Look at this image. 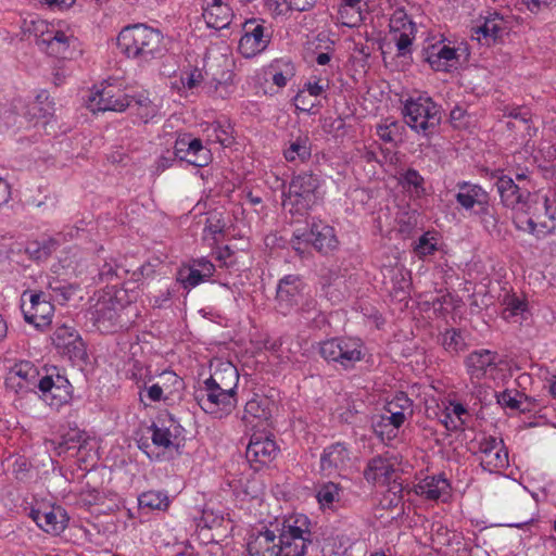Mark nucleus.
<instances>
[{
    "mask_svg": "<svg viewBox=\"0 0 556 556\" xmlns=\"http://www.w3.org/2000/svg\"><path fill=\"white\" fill-rule=\"evenodd\" d=\"M150 430L152 431L151 440L153 444L168 448L179 445L176 441L181 437L184 429L172 415H167L166 418H160L157 424L153 422Z\"/></svg>",
    "mask_w": 556,
    "mask_h": 556,
    "instance_id": "nucleus-20",
    "label": "nucleus"
},
{
    "mask_svg": "<svg viewBox=\"0 0 556 556\" xmlns=\"http://www.w3.org/2000/svg\"><path fill=\"white\" fill-rule=\"evenodd\" d=\"M350 460L349 448L343 443L338 442L324 450L320 457V468L328 476L334 472L340 473L348 468Z\"/></svg>",
    "mask_w": 556,
    "mask_h": 556,
    "instance_id": "nucleus-22",
    "label": "nucleus"
},
{
    "mask_svg": "<svg viewBox=\"0 0 556 556\" xmlns=\"http://www.w3.org/2000/svg\"><path fill=\"white\" fill-rule=\"evenodd\" d=\"M130 105L127 109H130L135 112V114L143 122L148 123L151 118L156 115L157 108L152 103L147 97L129 98Z\"/></svg>",
    "mask_w": 556,
    "mask_h": 556,
    "instance_id": "nucleus-43",
    "label": "nucleus"
},
{
    "mask_svg": "<svg viewBox=\"0 0 556 556\" xmlns=\"http://www.w3.org/2000/svg\"><path fill=\"white\" fill-rule=\"evenodd\" d=\"M202 16L207 27L223 29L230 24L232 11L223 0H212L204 8Z\"/></svg>",
    "mask_w": 556,
    "mask_h": 556,
    "instance_id": "nucleus-29",
    "label": "nucleus"
},
{
    "mask_svg": "<svg viewBox=\"0 0 556 556\" xmlns=\"http://www.w3.org/2000/svg\"><path fill=\"white\" fill-rule=\"evenodd\" d=\"M402 113L405 123L426 138L438 132L442 121L441 108L430 97L425 96L406 100Z\"/></svg>",
    "mask_w": 556,
    "mask_h": 556,
    "instance_id": "nucleus-5",
    "label": "nucleus"
},
{
    "mask_svg": "<svg viewBox=\"0 0 556 556\" xmlns=\"http://www.w3.org/2000/svg\"><path fill=\"white\" fill-rule=\"evenodd\" d=\"M340 488L333 482L321 485L317 492V500L324 506L331 505L334 501H339Z\"/></svg>",
    "mask_w": 556,
    "mask_h": 556,
    "instance_id": "nucleus-50",
    "label": "nucleus"
},
{
    "mask_svg": "<svg viewBox=\"0 0 556 556\" xmlns=\"http://www.w3.org/2000/svg\"><path fill=\"white\" fill-rule=\"evenodd\" d=\"M285 159L288 162L304 163L311 159L312 142L307 135H299L290 140L289 146L283 150Z\"/></svg>",
    "mask_w": 556,
    "mask_h": 556,
    "instance_id": "nucleus-36",
    "label": "nucleus"
},
{
    "mask_svg": "<svg viewBox=\"0 0 556 556\" xmlns=\"http://www.w3.org/2000/svg\"><path fill=\"white\" fill-rule=\"evenodd\" d=\"M424 59L432 70L447 72L458 60L457 49L438 42L425 50Z\"/></svg>",
    "mask_w": 556,
    "mask_h": 556,
    "instance_id": "nucleus-26",
    "label": "nucleus"
},
{
    "mask_svg": "<svg viewBox=\"0 0 556 556\" xmlns=\"http://www.w3.org/2000/svg\"><path fill=\"white\" fill-rule=\"evenodd\" d=\"M478 218L483 229L490 235H500V215L496 206L490 200H486L483 205L476 208L472 213Z\"/></svg>",
    "mask_w": 556,
    "mask_h": 556,
    "instance_id": "nucleus-37",
    "label": "nucleus"
},
{
    "mask_svg": "<svg viewBox=\"0 0 556 556\" xmlns=\"http://www.w3.org/2000/svg\"><path fill=\"white\" fill-rule=\"evenodd\" d=\"M302 237L305 242H311L318 252L324 254L333 251L338 245L334 229L323 223H313L309 231Z\"/></svg>",
    "mask_w": 556,
    "mask_h": 556,
    "instance_id": "nucleus-25",
    "label": "nucleus"
},
{
    "mask_svg": "<svg viewBox=\"0 0 556 556\" xmlns=\"http://www.w3.org/2000/svg\"><path fill=\"white\" fill-rule=\"evenodd\" d=\"M502 304L504 306L501 313L502 318L508 323L521 324L528 311V303L515 293H506Z\"/></svg>",
    "mask_w": 556,
    "mask_h": 556,
    "instance_id": "nucleus-35",
    "label": "nucleus"
},
{
    "mask_svg": "<svg viewBox=\"0 0 556 556\" xmlns=\"http://www.w3.org/2000/svg\"><path fill=\"white\" fill-rule=\"evenodd\" d=\"M29 517L40 529L53 535L60 534L68 521L67 514L61 506H49L45 509L31 508Z\"/></svg>",
    "mask_w": 556,
    "mask_h": 556,
    "instance_id": "nucleus-18",
    "label": "nucleus"
},
{
    "mask_svg": "<svg viewBox=\"0 0 556 556\" xmlns=\"http://www.w3.org/2000/svg\"><path fill=\"white\" fill-rule=\"evenodd\" d=\"M127 306L116 295L103 296L98 300L91 313L94 326L101 332H115L127 327L129 319L125 318Z\"/></svg>",
    "mask_w": 556,
    "mask_h": 556,
    "instance_id": "nucleus-8",
    "label": "nucleus"
},
{
    "mask_svg": "<svg viewBox=\"0 0 556 556\" xmlns=\"http://www.w3.org/2000/svg\"><path fill=\"white\" fill-rule=\"evenodd\" d=\"M38 368L28 361L16 363L8 372L5 386L16 393L34 391L38 387Z\"/></svg>",
    "mask_w": 556,
    "mask_h": 556,
    "instance_id": "nucleus-15",
    "label": "nucleus"
},
{
    "mask_svg": "<svg viewBox=\"0 0 556 556\" xmlns=\"http://www.w3.org/2000/svg\"><path fill=\"white\" fill-rule=\"evenodd\" d=\"M157 383L168 397L179 392L184 386L182 379L172 370L163 371L157 378Z\"/></svg>",
    "mask_w": 556,
    "mask_h": 556,
    "instance_id": "nucleus-47",
    "label": "nucleus"
},
{
    "mask_svg": "<svg viewBox=\"0 0 556 556\" xmlns=\"http://www.w3.org/2000/svg\"><path fill=\"white\" fill-rule=\"evenodd\" d=\"M496 357L497 354L490 350L471 352L465 359V365L470 379L480 380L485 376L489 368H495Z\"/></svg>",
    "mask_w": 556,
    "mask_h": 556,
    "instance_id": "nucleus-27",
    "label": "nucleus"
},
{
    "mask_svg": "<svg viewBox=\"0 0 556 556\" xmlns=\"http://www.w3.org/2000/svg\"><path fill=\"white\" fill-rule=\"evenodd\" d=\"M450 483L443 475L426 477L422 479L415 489L416 494L426 497L427 500L435 501L443 495H447L450 491Z\"/></svg>",
    "mask_w": 556,
    "mask_h": 556,
    "instance_id": "nucleus-31",
    "label": "nucleus"
},
{
    "mask_svg": "<svg viewBox=\"0 0 556 556\" xmlns=\"http://www.w3.org/2000/svg\"><path fill=\"white\" fill-rule=\"evenodd\" d=\"M384 418L383 415L376 416L372 418V429L374 432L381 439H387V432L390 430L391 427L387 424V420H382Z\"/></svg>",
    "mask_w": 556,
    "mask_h": 556,
    "instance_id": "nucleus-64",
    "label": "nucleus"
},
{
    "mask_svg": "<svg viewBox=\"0 0 556 556\" xmlns=\"http://www.w3.org/2000/svg\"><path fill=\"white\" fill-rule=\"evenodd\" d=\"M130 105L129 97L113 86L98 90L89 98L88 108L92 112H122Z\"/></svg>",
    "mask_w": 556,
    "mask_h": 556,
    "instance_id": "nucleus-16",
    "label": "nucleus"
},
{
    "mask_svg": "<svg viewBox=\"0 0 556 556\" xmlns=\"http://www.w3.org/2000/svg\"><path fill=\"white\" fill-rule=\"evenodd\" d=\"M38 389L43 400L51 406H61L68 401L70 390L54 386L52 375L42 377L38 381Z\"/></svg>",
    "mask_w": 556,
    "mask_h": 556,
    "instance_id": "nucleus-38",
    "label": "nucleus"
},
{
    "mask_svg": "<svg viewBox=\"0 0 556 556\" xmlns=\"http://www.w3.org/2000/svg\"><path fill=\"white\" fill-rule=\"evenodd\" d=\"M495 186L502 204L505 207L511 208L516 214L526 199L528 190H523V187L507 175L498 176Z\"/></svg>",
    "mask_w": 556,
    "mask_h": 556,
    "instance_id": "nucleus-23",
    "label": "nucleus"
},
{
    "mask_svg": "<svg viewBox=\"0 0 556 556\" xmlns=\"http://www.w3.org/2000/svg\"><path fill=\"white\" fill-rule=\"evenodd\" d=\"M128 269L119 266L114 260L104 262L98 273L97 282L105 285V287L116 288L123 283L127 276Z\"/></svg>",
    "mask_w": 556,
    "mask_h": 556,
    "instance_id": "nucleus-39",
    "label": "nucleus"
},
{
    "mask_svg": "<svg viewBox=\"0 0 556 556\" xmlns=\"http://www.w3.org/2000/svg\"><path fill=\"white\" fill-rule=\"evenodd\" d=\"M440 342L443 349L451 354H457L466 346L465 339L460 330L455 328L446 329L441 334Z\"/></svg>",
    "mask_w": 556,
    "mask_h": 556,
    "instance_id": "nucleus-45",
    "label": "nucleus"
},
{
    "mask_svg": "<svg viewBox=\"0 0 556 556\" xmlns=\"http://www.w3.org/2000/svg\"><path fill=\"white\" fill-rule=\"evenodd\" d=\"M180 161L187 162L194 167H205L213 161L211 149L205 147L201 139L193 138L188 142L187 151Z\"/></svg>",
    "mask_w": 556,
    "mask_h": 556,
    "instance_id": "nucleus-34",
    "label": "nucleus"
},
{
    "mask_svg": "<svg viewBox=\"0 0 556 556\" xmlns=\"http://www.w3.org/2000/svg\"><path fill=\"white\" fill-rule=\"evenodd\" d=\"M276 534L271 530L252 533L247 544L249 556H278Z\"/></svg>",
    "mask_w": 556,
    "mask_h": 556,
    "instance_id": "nucleus-28",
    "label": "nucleus"
},
{
    "mask_svg": "<svg viewBox=\"0 0 556 556\" xmlns=\"http://www.w3.org/2000/svg\"><path fill=\"white\" fill-rule=\"evenodd\" d=\"M71 37L61 30L46 31L37 39V45L45 47L48 54L65 59L70 49Z\"/></svg>",
    "mask_w": 556,
    "mask_h": 556,
    "instance_id": "nucleus-30",
    "label": "nucleus"
},
{
    "mask_svg": "<svg viewBox=\"0 0 556 556\" xmlns=\"http://www.w3.org/2000/svg\"><path fill=\"white\" fill-rule=\"evenodd\" d=\"M53 110L52 102H48L46 106L39 105V102H31L28 105V114L33 118H45L48 115L51 114V111Z\"/></svg>",
    "mask_w": 556,
    "mask_h": 556,
    "instance_id": "nucleus-62",
    "label": "nucleus"
},
{
    "mask_svg": "<svg viewBox=\"0 0 556 556\" xmlns=\"http://www.w3.org/2000/svg\"><path fill=\"white\" fill-rule=\"evenodd\" d=\"M431 540L434 544L440 546L448 545L451 540L448 530L440 522L432 523L431 526Z\"/></svg>",
    "mask_w": 556,
    "mask_h": 556,
    "instance_id": "nucleus-55",
    "label": "nucleus"
},
{
    "mask_svg": "<svg viewBox=\"0 0 556 556\" xmlns=\"http://www.w3.org/2000/svg\"><path fill=\"white\" fill-rule=\"evenodd\" d=\"M319 355L336 368H354L363 356V343L351 337L331 338L319 343Z\"/></svg>",
    "mask_w": 556,
    "mask_h": 556,
    "instance_id": "nucleus-7",
    "label": "nucleus"
},
{
    "mask_svg": "<svg viewBox=\"0 0 556 556\" xmlns=\"http://www.w3.org/2000/svg\"><path fill=\"white\" fill-rule=\"evenodd\" d=\"M211 277L212 276H204L203 273L191 265L182 266L177 273V281L180 282L185 289L194 288Z\"/></svg>",
    "mask_w": 556,
    "mask_h": 556,
    "instance_id": "nucleus-44",
    "label": "nucleus"
},
{
    "mask_svg": "<svg viewBox=\"0 0 556 556\" xmlns=\"http://www.w3.org/2000/svg\"><path fill=\"white\" fill-rule=\"evenodd\" d=\"M50 443L58 455L67 454L70 452L74 455L88 445L89 437L80 430H71L63 434L60 441H50Z\"/></svg>",
    "mask_w": 556,
    "mask_h": 556,
    "instance_id": "nucleus-32",
    "label": "nucleus"
},
{
    "mask_svg": "<svg viewBox=\"0 0 556 556\" xmlns=\"http://www.w3.org/2000/svg\"><path fill=\"white\" fill-rule=\"evenodd\" d=\"M510 16H504L494 11L484 17L481 26L475 29L478 41L483 45L490 46L502 39L510 30Z\"/></svg>",
    "mask_w": 556,
    "mask_h": 556,
    "instance_id": "nucleus-17",
    "label": "nucleus"
},
{
    "mask_svg": "<svg viewBox=\"0 0 556 556\" xmlns=\"http://www.w3.org/2000/svg\"><path fill=\"white\" fill-rule=\"evenodd\" d=\"M208 71H205V75H203L200 70L194 68L187 73L186 76H182L181 81L188 89H193L204 81V87L210 92H217L219 87H226L232 81V73L230 71H223L219 77L212 74V77L208 78Z\"/></svg>",
    "mask_w": 556,
    "mask_h": 556,
    "instance_id": "nucleus-24",
    "label": "nucleus"
},
{
    "mask_svg": "<svg viewBox=\"0 0 556 556\" xmlns=\"http://www.w3.org/2000/svg\"><path fill=\"white\" fill-rule=\"evenodd\" d=\"M521 397H522V394L516 390H514V391L505 390V391L496 394L497 403L501 406H503L505 408H510L513 410L520 408V399Z\"/></svg>",
    "mask_w": 556,
    "mask_h": 556,
    "instance_id": "nucleus-51",
    "label": "nucleus"
},
{
    "mask_svg": "<svg viewBox=\"0 0 556 556\" xmlns=\"http://www.w3.org/2000/svg\"><path fill=\"white\" fill-rule=\"evenodd\" d=\"M476 454L481 467L490 472L500 471L509 464L508 452L502 439L484 435L477 441Z\"/></svg>",
    "mask_w": 556,
    "mask_h": 556,
    "instance_id": "nucleus-10",
    "label": "nucleus"
},
{
    "mask_svg": "<svg viewBox=\"0 0 556 556\" xmlns=\"http://www.w3.org/2000/svg\"><path fill=\"white\" fill-rule=\"evenodd\" d=\"M320 178L311 170L301 172L293 176L288 192L283 193L282 205L291 214L304 215L313 208L320 199Z\"/></svg>",
    "mask_w": 556,
    "mask_h": 556,
    "instance_id": "nucleus-4",
    "label": "nucleus"
},
{
    "mask_svg": "<svg viewBox=\"0 0 556 556\" xmlns=\"http://www.w3.org/2000/svg\"><path fill=\"white\" fill-rule=\"evenodd\" d=\"M273 402L266 397L255 394L244 406L242 419L252 424L255 419L267 420L271 416Z\"/></svg>",
    "mask_w": 556,
    "mask_h": 556,
    "instance_id": "nucleus-33",
    "label": "nucleus"
},
{
    "mask_svg": "<svg viewBox=\"0 0 556 556\" xmlns=\"http://www.w3.org/2000/svg\"><path fill=\"white\" fill-rule=\"evenodd\" d=\"M403 181L408 185L413 186L415 190L418 191H425L424 184L425 179L424 177L414 168H408L403 174Z\"/></svg>",
    "mask_w": 556,
    "mask_h": 556,
    "instance_id": "nucleus-58",
    "label": "nucleus"
},
{
    "mask_svg": "<svg viewBox=\"0 0 556 556\" xmlns=\"http://www.w3.org/2000/svg\"><path fill=\"white\" fill-rule=\"evenodd\" d=\"M211 369L210 377L194 389L193 397L206 414L220 419L237 405L239 372L232 363L220 359L212 362Z\"/></svg>",
    "mask_w": 556,
    "mask_h": 556,
    "instance_id": "nucleus-1",
    "label": "nucleus"
},
{
    "mask_svg": "<svg viewBox=\"0 0 556 556\" xmlns=\"http://www.w3.org/2000/svg\"><path fill=\"white\" fill-rule=\"evenodd\" d=\"M364 478L371 483L387 484L392 481L394 483L392 490L402 489L400 483L396 485L394 463L386 456L378 455L369 459L364 470Z\"/></svg>",
    "mask_w": 556,
    "mask_h": 556,
    "instance_id": "nucleus-19",
    "label": "nucleus"
},
{
    "mask_svg": "<svg viewBox=\"0 0 556 556\" xmlns=\"http://www.w3.org/2000/svg\"><path fill=\"white\" fill-rule=\"evenodd\" d=\"M386 410L388 415H383L384 418H382V420H387V424L389 427H391L387 432V439L391 440L396 435V430L404 424L406 417L409 415L400 410L391 409L389 407H386Z\"/></svg>",
    "mask_w": 556,
    "mask_h": 556,
    "instance_id": "nucleus-49",
    "label": "nucleus"
},
{
    "mask_svg": "<svg viewBox=\"0 0 556 556\" xmlns=\"http://www.w3.org/2000/svg\"><path fill=\"white\" fill-rule=\"evenodd\" d=\"M150 381L151 378H149V382ZM137 386L139 390L144 389L147 391V396L151 402H160L162 400L168 399L167 395L163 396L165 392L162 390V387H160L157 381L155 383H152L151 386H148V381L143 380L141 384V381L137 380Z\"/></svg>",
    "mask_w": 556,
    "mask_h": 556,
    "instance_id": "nucleus-54",
    "label": "nucleus"
},
{
    "mask_svg": "<svg viewBox=\"0 0 556 556\" xmlns=\"http://www.w3.org/2000/svg\"><path fill=\"white\" fill-rule=\"evenodd\" d=\"M279 447L276 441L262 433H253L245 451L247 460L258 471L270 464L277 456Z\"/></svg>",
    "mask_w": 556,
    "mask_h": 556,
    "instance_id": "nucleus-11",
    "label": "nucleus"
},
{
    "mask_svg": "<svg viewBox=\"0 0 556 556\" xmlns=\"http://www.w3.org/2000/svg\"><path fill=\"white\" fill-rule=\"evenodd\" d=\"M48 289L54 293L53 299L61 303L68 301L77 290L72 283L54 277L49 279Z\"/></svg>",
    "mask_w": 556,
    "mask_h": 556,
    "instance_id": "nucleus-46",
    "label": "nucleus"
},
{
    "mask_svg": "<svg viewBox=\"0 0 556 556\" xmlns=\"http://www.w3.org/2000/svg\"><path fill=\"white\" fill-rule=\"evenodd\" d=\"M386 407H389L394 410H400L409 416L413 415V401L407 396L404 392H399L394 395V397L387 404Z\"/></svg>",
    "mask_w": 556,
    "mask_h": 556,
    "instance_id": "nucleus-52",
    "label": "nucleus"
},
{
    "mask_svg": "<svg viewBox=\"0 0 556 556\" xmlns=\"http://www.w3.org/2000/svg\"><path fill=\"white\" fill-rule=\"evenodd\" d=\"M305 283L299 275L290 274L282 277L276 290L277 309L288 315L302 298Z\"/></svg>",
    "mask_w": 556,
    "mask_h": 556,
    "instance_id": "nucleus-14",
    "label": "nucleus"
},
{
    "mask_svg": "<svg viewBox=\"0 0 556 556\" xmlns=\"http://www.w3.org/2000/svg\"><path fill=\"white\" fill-rule=\"evenodd\" d=\"M139 507L141 509L164 510L169 505L168 496L161 491H147L138 497Z\"/></svg>",
    "mask_w": 556,
    "mask_h": 556,
    "instance_id": "nucleus-42",
    "label": "nucleus"
},
{
    "mask_svg": "<svg viewBox=\"0 0 556 556\" xmlns=\"http://www.w3.org/2000/svg\"><path fill=\"white\" fill-rule=\"evenodd\" d=\"M256 20H249L243 24V35L239 40L238 50L244 58H253L263 52L269 41L270 34Z\"/></svg>",
    "mask_w": 556,
    "mask_h": 556,
    "instance_id": "nucleus-13",
    "label": "nucleus"
},
{
    "mask_svg": "<svg viewBox=\"0 0 556 556\" xmlns=\"http://www.w3.org/2000/svg\"><path fill=\"white\" fill-rule=\"evenodd\" d=\"M194 137L191 134L185 132L177 137L174 143V155L179 161L181 160L184 153L187 151L188 142L192 141Z\"/></svg>",
    "mask_w": 556,
    "mask_h": 556,
    "instance_id": "nucleus-60",
    "label": "nucleus"
},
{
    "mask_svg": "<svg viewBox=\"0 0 556 556\" xmlns=\"http://www.w3.org/2000/svg\"><path fill=\"white\" fill-rule=\"evenodd\" d=\"M435 250L437 242L433 238H428V233L422 235L415 247V252L420 256L431 255Z\"/></svg>",
    "mask_w": 556,
    "mask_h": 556,
    "instance_id": "nucleus-56",
    "label": "nucleus"
},
{
    "mask_svg": "<svg viewBox=\"0 0 556 556\" xmlns=\"http://www.w3.org/2000/svg\"><path fill=\"white\" fill-rule=\"evenodd\" d=\"M116 41L119 51L139 65L161 59L167 51L163 34L144 24L124 27Z\"/></svg>",
    "mask_w": 556,
    "mask_h": 556,
    "instance_id": "nucleus-2",
    "label": "nucleus"
},
{
    "mask_svg": "<svg viewBox=\"0 0 556 556\" xmlns=\"http://www.w3.org/2000/svg\"><path fill=\"white\" fill-rule=\"evenodd\" d=\"M344 119L341 117H327L324 118L321 123V128L327 134L337 135L340 130L344 128Z\"/></svg>",
    "mask_w": 556,
    "mask_h": 556,
    "instance_id": "nucleus-61",
    "label": "nucleus"
},
{
    "mask_svg": "<svg viewBox=\"0 0 556 556\" xmlns=\"http://www.w3.org/2000/svg\"><path fill=\"white\" fill-rule=\"evenodd\" d=\"M22 311L28 324H33L36 328H43L50 325L54 306L45 292L27 290L22 295Z\"/></svg>",
    "mask_w": 556,
    "mask_h": 556,
    "instance_id": "nucleus-9",
    "label": "nucleus"
},
{
    "mask_svg": "<svg viewBox=\"0 0 556 556\" xmlns=\"http://www.w3.org/2000/svg\"><path fill=\"white\" fill-rule=\"evenodd\" d=\"M299 313L301 314L302 318L306 321L314 320L317 316L320 315L319 309L317 308V302L315 299H307L305 300L300 308Z\"/></svg>",
    "mask_w": 556,
    "mask_h": 556,
    "instance_id": "nucleus-57",
    "label": "nucleus"
},
{
    "mask_svg": "<svg viewBox=\"0 0 556 556\" xmlns=\"http://www.w3.org/2000/svg\"><path fill=\"white\" fill-rule=\"evenodd\" d=\"M52 342L59 353L67 356L72 362H85L88 358L86 346L78 332L66 325L55 329Z\"/></svg>",
    "mask_w": 556,
    "mask_h": 556,
    "instance_id": "nucleus-12",
    "label": "nucleus"
},
{
    "mask_svg": "<svg viewBox=\"0 0 556 556\" xmlns=\"http://www.w3.org/2000/svg\"><path fill=\"white\" fill-rule=\"evenodd\" d=\"M212 129L214 132V140L222 146H229L232 141V138L230 137L229 132L223 128V126L219 123L212 124Z\"/></svg>",
    "mask_w": 556,
    "mask_h": 556,
    "instance_id": "nucleus-63",
    "label": "nucleus"
},
{
    "mask_svg": "<svg viewBox=\"0 0 556 556\" xmlns=\"http://www.w3.org/2000/svg\"><path fill=\"white\" fill-rule=\"evenodd\" d=\"M341 282L339 275L333 270H327L319 278V283L324 294L332 302H341L343 299L342 292L334 287Z\"/></svg>",
    "mask_w": 556,
    "mask_h": 556,
    "instance_id": "nucleus-41",
    "label": "nucleus"
},
{
    "mask_svg": "<svg viewBox=\"0 0 556 556\" xmlns=\"http://www.w3.org/2000/svg\"><path fill=\"white\" fill-rule=\"evenodd\" d=\"M414 38V30L401 31L397 34H392V40L395 42L399 55H405L409 52V48L412 46Z\"/></svg>",
    "mask_w": 556,
    "mask_h": 556,
    "instance_id": "nucleus-53",
    "label": "nucleus"
},
{
    "mask_svg": "<svg viewBox=\"0 0 556 556\" xmlns=\"http://www.w3.org/2000/svg\"><path fill=\"white\" fill-rule=\"evenodd\" d=\"M556 205L546 193L527 191V197L516 213V224L519 228L535 233L538 227L551 229L555 219Z\"/></svg>",
    "mask_w": 556,
    "mask_h": 556,
    "instance_id": "nucleus-3",
    "label": "nucleus"
},
{
    "mask_svg": "<svg viewBox=\"0 0 556 556\" xmlns=\"http://www.w3.org/2000/svg\"><path fill=\"white\" fill-rule=\"evenodd\" d=\"M311 521L304 515L283 522L278 538V556H305L308 547L314 544Z\"/></svg>",
    "mask_w": 556,
    "mask_h": 556,
    "instance_id": "nucleus-6",
    "label": "nucleus"
},
{
    "mask_svg": "<svg viewBox=\"0 0 556 556\" xmlns=\"http://www.w3.org/2000/svg\"><path fill=\"white\" fill-rule=\"evenodd\" d=\"M439 420L448 431L458 430L465 424L464 420H459V422H457L456 418L447 407L441 413Z\"/></svg>",
    "mask_w": 556,
    "mask_h": 556,
    "instance_id": "nucleus-59",
    "label": "nucleus"
},
{
    "mask_svg": "<svg viewBox=\"0 0 556 556\" xmlns=\"http://www.w3.org/2000/svg\"><path fill=\"white\" fill-rule=\"evenodd\" d=\"M58 245L59 243L54 239H47L41 242L33 241L27 243L25 253L34 261L42 262L51 256Z\"/></svg>",
    "mask_w": 556,
    "mask_h": 556,
    "instance_id": "nucleus-40",
    "label": "nucleus"
},
{
    "mask_svg": "<svg viewBox=\"0 0 556 556\" xmlns=\"http://www.w3.org/2000/svg\"><path fill=\"white\" fill-rule=\"evenodd\" d=\"M457 192L455 193V200L457 204L471 214L476 208L483 205L486 200H490V194L480 185L472 184L470 181H458L456 184Z\"/></svg>",
    "mask_w": 556,
    "mask_h": 556,
    "instance_id": "nucleus-21",
    "label": "nucleus"
},
{
    "mask_svg": "<svg viewBox=\"0 0 556 556\" xmlns=\"http://www.w3.org/2000/svg\"><path fill=\"white\" fill-rule=\"evenodd\" d=\"M390 34H397L401 31L414 30L415 24L410 21L408 15L403 9H397L390 17Z\"/></svg>",
    "mask_w": 556,
    "mask_h": 556,
    "instance_id": "nucleus-48",
    "label": "nucleus"
}]
</instances>
